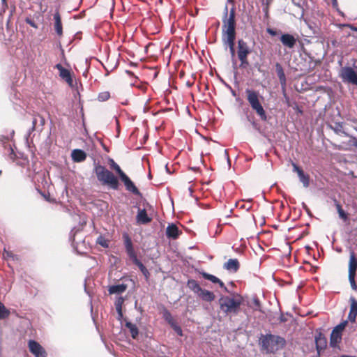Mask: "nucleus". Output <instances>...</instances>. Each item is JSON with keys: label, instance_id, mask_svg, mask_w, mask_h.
<instances>
[{"label": "nucleus", "instance_id": "nucleus-43", "mask_svg": "<svg viewBox=\"0 0 357 357\" xmlns=\"http://www.w3.org/2000/svg\"><path fill=\"white\" fill-rule=\"evenodd\" d=\"M78 231H79V229H77V228H76V227H74V228L71 230V231H70V240L73 241V243H75V234H76Z\"/></svg>", "mask_w": 357, "mask_h": 357}, {"label": "nucleus", "instance_id": "nucleus-29", "mask_svg": "<svg viewBox=\"0 0 357 357\" xmlns=\"http://www.w3.org/2000/svg\"><path fill=\"white\" fill-rule=\"evenodd\" d=\"M356 269H357V259L355 257L354 253L351 252L350 259H349V273H356Z\"/></svg>", "mask_w": 357, "mask_h": 357}, {"label": "nucleus", "instance_id": "nucleus-33", "mask_svg": "<svg viewBox=\"0 0 357 357\" xmlns=\"http://www.w3.org/2000/svg\"><path fill=\"white\" fill-rule=\"evenodd\" d=\"M201 275L204 279L211 281L212 283L216 284L217 282H219V278L213 275L209 274L204 271L201 273Z\"/></svg>", "mask_w": 357, "mask_h": 357}, {"label": "nucleus", "instance_id": "nucleus-3", "mask_svg": "<svg viewBox=\"0 0 357 357\" xmlns=\"http://www.w3.org/2000/svg\"><path fill=\"white\" fill-rule=\"evenodd\" d=\"M218 303L220 310L226 315H236L239 312L242 301L241 299H236L228 296H222L219 298Z\"/></svg>", "mask_w": 357, "mask_h": 357}, {"label": "nucleus", "instance_id": "nucleus-40", "mask_svg": "<svg viewBox=\"0 0 357 357\" xmlns=\"http://www.w3.org/2000/svg\"><path fill=\"white\" fill-rule=\"evenodd\" d=\"M8 158L14 161L15 157H16V154L13 150V149L12 148L11 145L9 144L8 146Z\"/></svg>", "mask_w": 357, "mask_h": 357}, {"label": "nucleus", "instance_id": "nucleus-46", "mask_svg": "<svg viewBox=\"0 0 357 357\" xmlns=\"http://www.w3.org/2000/svg\"><path fill=\"white\" fill-rule=\"evenodd\" d=\"M356 316L357 314H356L355 312H352L351 311H350L348 315V319L351 321L354 322L356 321Z\"/></svg>", "mask_w": 357, "mask_h": 357}, {"label": "nucleus", "instance_id": "nucleus-37", "mask_svg": "<svg viewBox=\"0 0 357 357\" xmlns=\"http://www.w3.org/2000/svg\"><path fill=\"white\" fill-rule=\"evenodd\" d=\"M124 302V298L122 296H119L116 298L114 305L116 310H122V305Z\"/></svg>", "mask_w": 357, "mask_h": 357}, {"label": "nucleus", "instance_id": "nucleus-18", "mask_svg": "<svg viewBox=\"0 0 357 357\" xmlns=\"http://www.w3.org/2000/svg\"><path fill=\"white\" fill-rule=\"evenodd\" d=\"M180 234L178 227L174 223L169 224L166 229V235L168 238L176 239Z\"/></svg>", "mask_w": 357, "mask_h": 357}, {"label": "nucleus", "instance_id": "nucleus-24", "mask_svg": "<svg viewBox=\"0 0 357 357\" xmlns=\"http://www.w3.org/2000/svg\"><path fill=\"white\" fill-rule=\"evenodd\" d=\"M275 70L281 86L284 87L286 85L287 79L283 68L280 63H275Z\"/></svg>", "mask_w": 357, "mask_h": 357}, {"label": "nucleus", "instance_id": "nucleus-14", "mask_svg": "<svg viewBox=\"0 0 357 357\" xmlns=\"http://www.w3.org/2000/svg\"><path fill=\"white\" fill-rule=\"evenodd\" d=\"M315 345L317 352V357H319L321 354V351L324 350L327 346L326 338L321 333L315 336Z\"/></svg>", "mask_w": 357, "mask_h": 357}, {"label": "nucleus", "instance_id": "nucleus-36", "mask_svg": "<svg viewBox=\"0 0 357 357\" xmlns=\"http://www.w3.org/2000/svg\"><path fill=\"white\" fill-rule=\"evenodd\" d=\"M97 243H98L99 245H100L102 247H103L105 248H107L109 247L108 241L107 239H105L104 237H102V236H100L97 238Z\"/></svg>", "mask_w": 357, "mask_h": 357}, {"label": "nucleus", "instance_id": "nucleus-21", "mask_svg": "<svg viewBox=\"0 0 357 357\" xmlns=\"http://www.w3.org/2000/svg\"><path fill=\"white\" fill-rule=\"evenodd\" d=\"M54 29L56 34L59 36L63 34V27L61 23V15L59 11H56L54 14Z\"/></svg>", "mask_w": 357, "mask_h": 357}, {"label": "nucleus", "instance_id": "nucleus-49", "mask_svg": "<svg viewBox=\"0 0 357 357\" xmlns=\"http://www.w3.org/2000/svg\"><path fill=\"white\" fill-rule=\"evenodd\" d=\"M216 284H219V286H220L222 289H224V291H225V292H229L228 289L227 288V287L225 285L224 282H223L222 280H220L219 279V282H217Z\"/></svg>", "mask_w": 357, "mask_h": 357}, {"label": "nucleus", "instance_id": "nucleus-27", "mask_svg": "<svg viewBox=\"0 0 357 357\" xmlns=\"http://www.w3.org/2000/svg\"><path fill=\"white\" fill-rule=\"evenodd\" d=\"M125 326L129 330L131 337L135 340L137 339L139 335V329L136 324H132L129 321H126Z\"/></svg>", "mask_w": 357, "mask_h": 357}, {"label": "nucleus", "instance_id": "nucleus-48", "mask_svg": "<svg viewBox=\"0 0 357 357\" xmlns=\"http://www.w3.org/2000/svg\"><path fill=\"white\" fill-rule=\"evenodd\" d=\"M355 276H356V273H349V280L350 284L356 282L355 281Z\"/></svg>", "mask_w": 357, "mask_h": 357}, {"label": "nucleus", "instance_id": "nucleus-44", "mask_svg": "<svg viewBox=\"0 0 357 357\" xmlns=\"http://www.w3.org/2000/svg\"><path fill=\"white\" fill-rule=\"evenodd\" d=\"M25 22L26 24H29L31 26H32L35 29L38 28L37 24L35 22V21L33 19H31L30 17H26L25 19Z\"/></svg>", "mask_w": 357, "mask_h": 357}, {"label": "nucleus", "instance_id": "nucleus-54", "mask_svg": "<svg viewBox=\"0 0 357 357\" xmlns=\"http://www.w3.org/2000/svg\"><path fill=\"white\" fill-rule=\"evenodd\" d=\"M117 312V314H118V317L117 319L119 320H121L122 318H123V312H122V310H116Z\"/></svg>", "mask_w": 357, "mask_h": 357}, {"label": "nucleus", "instance_id": "nucleus-50", "mask_svg": "<svg viewBox=\"0 0 357 357\" xmlns=\"http://www.w3.org/2000/svg\"><path fill=\"white\" fill-rule=\"evenodd\" d=\"M349 137L351 139V142H352V145L357 148V138L350 135Z\"/></svg>", "mask_w": 357, "mask_h": 357}, {"label": "nucleus", "instance_id": "nucleus-51", "mask_svg": "<svg viewBox=\"0 0 357 357\" xmlns=\"http://www.w3.org/2000/svg\"><path fill=\"white\" fill-rule=\"evenodd\" d=\"M266 31L272 36H275L276 34H277V32L276 31L271 29V28H268Z\"/></svg>", "mask_w": 357, "mask_h": 357}, {"label": "nucleus", "instance_id": "nucleus-4", "mask_svg": "<svg viewBox=\"0 0 357 357\" xmlns=\"http://www.w3.org/2000/svg\"><path fill=\"white\" fill-rule=\"evenodd\" d=\"M124 240V245L127 255L132 260L134 264L138 266L142 273L145 278L148 280L150 276V273L146 266L137 259V255L135 252L131 238L128 234L125 233L123 235Z\"/></svg>", "mask_w": 357, "mask_h": 357}, {"label": "nucleus", "instance_id": "nucleus-26", "mask_svg": "<svg viewBox=\"0 0 357 357\" xmlns=\"http://www.w3.org/2000/svg\"><path fill=\"white\" fill-rule=\"evenodd\" d=\"M197 296L202 300L207 302H211L215 299V295L212 291L202 289Z\"/></svg>", "mask_w": 357, "mask_h": 357}, {"label": "nucleus", "instance_id": "nucleus-7", "mask_svg": "<svg viewBox=\"0 0 357 357\" xmlns=\"http://www.w3.org/2000/svg\"><path fill=\"white\" fill-rule=\"evenodd\" d=\"M222 33L230 32L236 33V20L235 17L228 16V7L225 6L222 18Z\"/></svg>", "mask_w": 357, "mask_h": 357}, {"label": "nucleus", "instance_id": "nucleus-62", "mask_svg": "<svg viewBox=\"0 0 357 357\" xmlns=\"http://www.w3.org/2000/svg\"><path fill=\"white\" fill-rule=\"evenodd\" d=\"M227 164H228V166L229 167H230L231 165V161H230V159L229 158V160H227Z\"/></svg>", "mask_w": 357, "mask_h": 357}, {"label": "nucleus", "instance_id": "nucleus-32", "mask_svg": "<svg viewBox=\"0 0 357 357\" xmlns=\"http://www.w3.org/2000/svg\"><path fill=\"white\" fill-rule=\"evenodd\" d=\"M110 165H111V167L114 169L116 171V172L117 173V174L119 175V178L121 176H122L123 175H124L126 173L121 169V167H119V165L116 163L114 160L111 159L110 160Z\"/></svg>", "mask_w": 357, "mask_h": 357}, {"label": "nucleus", "instance_id": "nucleus-53", "mask_svg": "<svg viewBox=\"0 0 357 357\" xmlns=\"http://www.w3.org/2000/svg\"><path fill=\"white\" fill-rule=\"evenodd\" d=\"M335 206H336V208H337V212H339V211H340V210H342V206H341V205H340V204L337 201H336V200H335Z\"/></svg>", "mask_w": 357, "mask_h": 357}, {"label": "nucleus", "instance_id": "nucleus-57", "mask_svg": "<svg viewBox=\"0 0 357 357\" xmlns=\"http://www.w3.org/2000/svg\"><path fill=\"white\" fill-rule=\"evenodd\" d=\"M331 1H332L333 7L337 8L338 6L337 1V0H331Z\"/></svg>", "mask_w": 357, "mask_h": 357}, {"label": "nucleus", "instance_id": "nucleus-22", "mask_svg": "<svg viewBox=\"0 0 357 357\" xmlns=\"http://www.w3.org/2000/svg\"><path fill=\"white\" fill-rule=\"evenodd\" d=\"M136 220L137 222L143 225L148 224L151 221V218L148 216L145 208L139 210Z\"/></svg>", "mask_w": 357, "mask_h": 357}, {"label": "nucleus", "instance_id": "nucleus-12", "mask_svg": "<svg viewBox=\"0 0 357 357\" xmlns=\"http://www.w3.org/2000/svg\"><path fill=\"white\" fill-rule=\"evenodd\" d=\"M293 171L296 172L299 178V181L303 183L304 188H308L310 185V176L305 174L304 171L298 167L296 163L292 162Z\"/></svg>", "mask_w": 357, "mask_h": 357}, {"label": "nucleus", "instance_id": "nucleus-58", "mask_svg": "<svg viewBox=\"0 0 357 357\" xmlns=\"http://www.w3.org/2000/svg\"><path fill=\"white\" fill-rule=\"evenodd\" d=\"M224 153H225V157L227 159V160H229V157L228 151L227 149L225 150Z\"/></svg>", "mask_w": 357, "mask_h": 357}, {"label": "nucleus", "instance_id": "nucleus-64", "mask_svg": "<svg viewBox=\"0 0 357 357\" xmlns=\"http://www.w3.org/2000/svg\"><path fill=\"white\" fill-rule=\"evenodd\" d=\"M351 29H352L354 31H357V27H351Z\"/></svg>", "mask_w": 357, "mask_h": 357}, {"label": "nucleus", "instance_id": "nucleus-52", "mask_svg": "<svg viewBox=\"0 0 357 357\" xmlns=\"http://www.w3.org/2000/svg\"><path fill=\"white\" fill-rule=\"evenodd\" d=\"M273 0H264L263 4H264L266 7V10L268 9V7L272 3Z\"/></svg>", "mask_w": 357, "mask_h": 357}, {"label": "nucleus", "instance_id": "nucleus-55", "mask_svg": "<svg viewBox=\"0 0 357 357\" xmlns=\"http://www.w3.org/2000/svg\"><path fill=\"white\" fill-rule=\"evenodd\" d=\"M228 16H229V17H235V9H234V7L231 8V10L229 11V14Z\"/></svg>", "mask_w": 357, "mask_h": 357}, {"label": "nucleus", "instance_id": "nucleus-20", "mask_svg": "<svg viewBox=\"0 0 357 357\" xmlns=\"http://www.w3.org/2000/svg\"><path fill=\"white\" fill-rule=\"evenodd\" d=\"M343 125V122L335 121L333 125L328 124V127L337 135L343 134L346 137H349V135L344 130Z\"/></svg>", "mask_w": 357, "mask_h": 357}, {"label": "nucleus", "instance_id": "nucleus-61", "mask_svg": "<svg viewBox=\"0 0 357 357\" xmlns=\"http://www.w3.org/2000/svg\"><path fill=\"white\" fill-rule=\"evenodd\" d=\"M230 89H231V93L232 94L233 96H236V91L234 90H233L230 86H229Z\"/></svg>", "mask_w": 357, "mask_h": 357}, {"label": "nucleus", "instance_id": "nucleus-42", "mask_svg": "<svg viewBox=\"0 0 357 357\" xmlns=\"http://www.w3.org/2000/svg\"><path fill=\"white\" fill-rule=\"evenodd\" d=\"M229 52H230V54H231V61H232V65H233V67L235 68H236V60L235 59V49L234 47H231L229 48Z\"/></svg>", "mask_w": 357, "mask_h": 357}, {"label": "nucleus", "instance_id": "nucleus-30", "mask_svg": "<svg viewBox=\"0 0 357 357\" xmlns=\"http://www.w3.org/2000/svg\"><path fill=\"white\" fill-rule=\"evenodd\" d=\"M162 317L163 319L165 320V321H167L170 326L174 324V322H176L172 316V314L170 313V312L165 307H162Z\"/></svg>", "mask_w": 357, "mask_h": 357}, {"label": "nucleus", "instance_id": "nucleus-41", "mask_svg": "<svg viewBox=\"0 0 357 357\" xmlns=\"http://www.w3.org/2000/svg\"><path fill=\"white\" fill-rule=\"evenodd\" d=\"M110 95L109 92L101 93L98 95V100L100 101H105L109 99Z\"/></svg>", "mask_w": 357, "mask_h": 357}, {"label": "nucleus", "instance_id": "nucleus-9", "mask_svg": "<svg viewBox=\"0 0 357 357\" xmlns=\"http://www.w3.org/2000/svg\"><path fill=\"white\" fill-rule=\"evenodd\" d=\"M347 324L344 321L337 325L332 331L330 337V344L331 347H335L336 344L339 343L342 340V333Z\"/></svg>", "mask_w": 357, "mask_h": 357}, {"label": "nucleus", "instance_id": "nucleus-34", "mask_svg": "<svg viewBox=\"0 0 357 357\" xmlns=\"http://www.w3.org/2000/svg\"><path fill=\"white\" fill-rule=\"evenodd\" d=\"M10 314V311L5 307V305L0 301V319H3L8 317Z\"/></svg>", "mask_w": 357, "mask_h": 357}, {"label": "nucleus", "instance_id": "nucleus-23", "mask_svg": "<svg viewBox=\"0 0 357 357\" xmlns=\"http://www.w3.org/2000/svg\"><path fill=\"white\" fill-rule=\"evenodd\" d=\"M71 157L74 162H81L85 160L86 153L82 149H74L72 151Z\"/></svg>", "mask_w": 357, "mask_h": 357}, {"label": "nucleus", "instance_id": "nucleus-25", "mask_svg": "<svg viewBox=\"0 0 357 357\" xmlns=\"http://www.w3.org/2000/svg\"><path fill=\"white\" fill-rule=\"evenodd\" d=\"M127 284L122 283L109 286L108 291L109 294H121L123 293L127 289Z\"/></svg>", "mask_w": 357, "mask_h": 357}, {"label": "nucleus", "instance_id": "nucleus-10", "mask_svg": "<svg viewBox=\"0 0 357 357\" xmlns=\"http://www.w3.org/2000/svg\"><path fill=\"white\" fill-rule=\"evenodd\" d=\"M120 179L123 183L126 189L132 192L133 195L136 196H139L140 197H142V194L139 190V189L136 187L135 183L132 181V180L128 177V176L125 174L122 176L120 177Z\"/></svg>", "mask_w": 357, "mask_h": 357}, {"label": "nucleus", "instance_id": "nucleus-47", "mask_svg": "<svg viewBox=\"0 0 357 357\" xmlns=\"http://www.w3.org/2000/svg\"><path fill=\"white\" fill-rule=\"evenodd\" d=\"M13 134H14V131L13 130L9 136L8 135V136L1 135V136H0V140L9 141L10 139L13 137Z\"/></svg>", "mask_w": 357, "mask_h": 357}, {"label": "nucleus", "instance_id": "nucleus-19", "mask_svg": "<svg viewBox=\"0 0 357 357\" xmlns=\"http://www.w3.org/2000/svg\"><path fill=\"white\" fill-rule=\"evenodd\" d=\"M239 267L240 264L237 259H229L223 265V268L229 271H232L234 273L237 272V271L239 269Z\"/></svg>", "mask_w": 357, "mask_h": 357}, {"label": "nucleus", "instance_id": "nucleus-8", "mask_svg": "<svg viewBox=\"0 0 357 357\" xmlns=\"http://www.w3.org/2000/svg\"><path fill=\"white\" fill-rule=\"evenodd\" d=\"M340 77L343 82L357 86V73L351 67H342L340 72Z\"/></svg>", "mask_w": 357, "mask_h": 357}, {"label": "nucleus", "instance_id": "nucleus-13", "mask_svg": "<svg viewBox=\"0 0 357 357\" xmlns=\"http://www.w3.org/2000/svg\"><path fill=\"white\" fill-rule=\"evenodd\" d=\"M280 40L284 47L289 49L294 48L297 41L293 35L287 33L282 34Z\"/></svg>", "mask_w": 357, "mask_h": 357}, {"label": "nucleus", "instance_id": "nucleus-45", "mask_svg": "<svg viewBox=\"0 0 357 357\" xmlns=\"http://www.w3.org/2000/svg\"><path fill=\"white\" fill-rule=\"evenodd\" d=\"M337 213L340 218H341L342 220H347L348 219V215L343 209L340 210V211Z\"/></svg>", "mask_w": 357, "mask_h": 357}, {"label": "nucleus", "instance_id": "nucleus-11", "mask_svg": "<svg viewBox=\"0 0 357 357\" xmlns=\"http://www.w3.org/2000/svg\"><path fill=\"white\" fill-rule=\"evenodd\" d=\"M29 347L30 351L35 357H47V353L45 349L36 341L29 340Z\"/></svg>", "mask_w": 357, "mask_h": 357}, {"label": "nucleus", "instance_id": "nucleus-28", "mask_svg": "<svg viewBox=\"0 0 357 357\" xmlns=\"http://www.w3.org/2000/svg\"><path fill=\"white\" fill-rule=\"evenodd\" d=\"M187 287L192 291L197 296L202 289L199 283L193 279H190L187 282Z\"/></svg>", "mask_w": 357, "mask_h": 357}, {"label": "nucleus", "instance_id": "nucleus-6", "mask_svg": "<svg viewBox=\"0 0 357 357\" xmlns=\"http://www.w3.org/2000/svg\"><path fill=\"white\" fill-rule=\"evenodd\" d=\"M237 56L241 62L239 67L245 68L249 66L248 56L251 53V48L243 39L238 40Z\"/></svg>", "mask_w": 357, "mask_h": 357}, {"label": "nucleus", "instance_id": "nucleus-1", "mask_svg": "<svg viewBox=\"0 0 357 357\" xmlns=\"http://www.w3.org/2000/svg\"><path fill=\"white\" fill-rule=\"evenodd\" d=\"M259 344L263 350L267 354L275 353L282 349L286 344L284 337L273 334L261 335L259 338Z\"/></svg>", "mask_w": 357, "mask_h": 357}, {"label": "nucleus", "instance_id": "nucleus-56", "mask_svg": "<svg viewBox=\"0 0 357 357\" xmlns=\"http://www.w3.org/2000/svg\"><path fill=\"white\" fill-rule=\"evenodd\" d=\"M351 284V289H352L353 290H355V291H356V290H357V285H356V282H353V283H351V284Z\"/></svg>", "mask_w": 357, "mask_h": 357}, {"label": "nucleus", "instance_id": "nucleus-16", "mask_svg": "<svg viewBox=\"0 0 357 357\" xmlns=\"http://www.w3.org/2000/svg\"><path fill=\"white\" fill-rule=\"evenodd\" d=\"M45 123V119L40 116L33 118L32 121V127L28 131L27 137H30L31 132L34 130L42 131Z\"/></svg>", "mask_w": 357, "mask_h": 357}, {"label": "nucleus", "instance_id": "nucleus-39", "mask_svg": "<svg viewBox=\"0 0 357 357\" xmlns=\"http://www.w3.org/2000/svg\"><path fill=\"white\" fill-rule=\"evenodd\" d=\"M170 326L176 333L177 335H178L179 336L183 335V331H182L181 326H178L176 322L172 324Z\"/></svg>", "mask_w": 357, "mask_h": 357}, {"label": "nucleus", "instance_id": "nucleus-17", "mask_svg": "<svg viewBox=\"0 0 357 357\" xmlns=\"http://www.w3.org/2000/svg\"><path fill=\"white\" fill-rule=\"evenodd\" d=\"M236 39V33L225 32L222 33V42L225 45L229 48L234 47V41Z\"/></svg>", "mask_w": 357, "mask_h": 357}, {"label": "nucleus", "instance_id": "nucleus-38", "mask_svg": "<svg viewBox=\"0 0 357 357\" xmlns=\"http://www.w3.org/2000/svg\"><path fill=\"white\" fill-rule=\"evenodd\" d=\"M252 301H253L254 305H255V308L254 310L259 311L261 312H264L261 309V303H260L259 299L257 297H254L252 299Z\"/></svg>", "mask_w": 357, "mask_h": 357}, {"label": "nucleus", "instance_id": "nucleus-15", "mask_svg": "<svg viewBox=\"0 0 357 357\" xmlns=\"http://www.w3.org/2000/svg\"><path fill=\"white\" fill-rule=\"evenodd\" d=\"M55 68L59 70V76L65 80L70 86L73 85V78L70 70L63 68L61 63H57Z\"/></svg>", "mask_w": 357, "mask_h": 357}, {"label": "nucleus", "instance_id": "nucleus-63", "mask_svg": "<svg viewBox=\"0 0 357 357\" xmlns=\"http://www.w3.org/2000/svg\"><path fill=\"white\" fill-rule=\"evenodd\" d=\"M341 357H356V356H351L343 355Z\"/></svg>", "mask_w": 357, "mask_h": 357}, {"label": "nucleus", "instance_id": "nucleus-59", "mask_svg": "<svg viewBox=\"0 0 357 357\" xmlns=\"http://www.w3.org/2000/svg\"><path fill=\"white\" fill-rule=\"evenodd\" d=\"M302 206H303V208H304V209H305V210L308 213V211H309V208H308V207L307 206V205H306L304 202H303V203H302Z\"/></svg>", "mask_w": 357, "mask_h": 357}, {"label": "nucleus", "instance_id": "nucleus-2", "mask_svg": "<svg viewBox=\"0 0 357 357\" xmlns=\"http://www.w3.org/2000/svg\"><path fill=\"white\" fill-rule=\"evenodd\" d=\"M94 172L98 180L103 184L108 185L113 190H118L119 182L118 178L109 171L105 166L97 164L95 165Z\"/></svg>", "mask_w": 357, "mask_h": 357}, {"label": "nucleus", "instance_id": "nucleus-31", "mask_svg": "<svg viewBox=\"0 0 357 357\" xmlns=\"http://www.w3.org/2000/svg\"><path fill=\"white\" fill-rule=\"evenodd\" d=\"M3 258L5 259H11L13 261L18 260V257L14 255L10 251L7 250L6 248L3 249Z\"/></svg>", "mask_w": 357, "mask_h": 357}, {"label": "nucleus", "instance_id": "nucleus-35", "mask_svg": "<svg viewBox=\"0 0 357 357\" xmlns=\"http://www.w3.org/2000/svg\"><path fill=\"white\" fill-rule=\"evenodd\" d=\"M349 302L351 303L350 311L357 314V301L353 296H351L349 298Z\"/></svg>", "mask_w": 357, "mask_h": 357}, {"label": "nucleus", "instance_id": "nucleus-5", "mask_svg": "<svg viewBox=\"0 0 357 357\" xmlns=\"http://www.w3.org/2000/svg\"><path fill=\"white\" fill-rule=\"evenodd\" d=\"M247 100L250 103L252 109L260 116L262 121L267 120L266 112L259 100L258 93L252 89H247L245 90Z\"/></svg>", "mask_w": 357, "mask_h": 357}, {"label": "nucleus", "instance_id": "nucleus-60", "mask_svg": "<svg viewBox=\"0 0 357 357\" xmlns=\"http://www.w3.org/2000/svg\"><path fill=\"white\" fill-rule=\"evenodd\" d=\"M185 84H186V86H187L188 87H189V88H190V87H191V86L193 85V82H190V81H187Z\"/></svg>", "mask_w": 357, "mask_h": 357}]
</instances>
